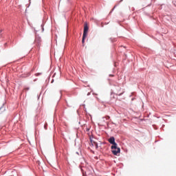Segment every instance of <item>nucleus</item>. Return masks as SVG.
<instances>
[{
	"label": "nucleus",
	"mask_w": 176,
	"mask_h": 176,
	"mask_svg": "<svg viewBox=\"0 0 176 176\" xmlns=\"http://www.w3.org/2000/svg\"><path fill=\"white\" fill-rule=\"evenodd\" d=\"M109 142L113 144L111 146V149H116V146H118V144H116V142H115V138L111 137L109 139Z\"/></svg>",
	"instance_id": "1"
},
{
	"label": "nucleus",
	"mask_w": 176,
	"mask_h": 176,
	"mask_svg": "<svg viewBox=\"0 0 176 176\" xmlns=\"http://www.w3.org/2000/svg\"><path fill=\"white\" fill-rule=\"evenodd\" d=\"M88 32H89V26H87V24H85L84 32H83L84 36H87Z\"/></svg>",
	"instance_id": "2"
},
{
	"label": "nucleus",
	"mask_w": 176,
	"mask_h": 176,
	"mask_svg": "<svg viewBox=\"0 0 176 176\" xmlns=\"http://www.w3.org/2000/svg\"><path fill=\"white\" fill-rule=\"evenodd\" d=\"M112 153L115 155H118V153H120V148H118V146H116V148L112 149Z\"/></svg>",
	"instance_id": "3"
},
{
	"label": "nucleus",
	"mask_w": 176,
	"mask_h": 176,
	"mask_svg": "<svg viewBox=\"0 0 176 176\" xmlns=\"http://www.w3.org/2000/svg\"><path fill=\"white\" fill-rule=\"evenodd\" d=\"M34 42L36 45V46L39 47V46H41V43L42 42V41L41 40L40 38H37L35 39Z\"/></svg>",
	"instance_id": "4"
},
{
	"label": "nucleus",
	"mask_w": 176,
	"mask_h": 176,
	"mask_svg": "<svg viewBox=\"0 0 176 176\" xmlns=\"http://www.w3.org/2000/svg\"><path fill=\"white\" fill-rule=\"evenodd\" d=\"M91 143L93 145V146H95L96 149H97V148H98V144L97 142L91 140Z\"/></svg>",
	"instance_id": "5"
},
{
	"label": "nucleus",
	"mask_w": 176,
	"mask_h": 176,
	"mask_svg": "<svg viewBox=\"0 0 176 176\" xmlns=\"http://www.w3.org/2000/svg\"><path fill=\"white\" fill-rule=\"evenodd\" d=\"M86 36H87L82 35V43H85V39H86Z\"/></svg>",
	"instance_id": "6"
},
{
	"label": "nucleus",
	"mask_w": 176,
	"mask_h": 176,
	"mask_svg": "<svg viewBox=\"0 0 176 176\" xmlns=\"http://www.w3.org/2000/svg\"><path fill=\"white\" fill-rule=\"evenodd\" d=\"M44 128L45 130H47V123L45 124Z\"/></svg>",
	"instance_id": "7"
},
{
	"label": "nucleus",
	"mask_w": 176,
	"mask_h": 176,
	"mask_svg": "<svg viewBox=\"0 0 176 176\" xmlns=\"http://www.w3.org/2000/svg\"><path fill=\"white\" fill-rule=\"evenodd\" d=\"M122 94H123V92L118 93V94H117L118 96H122Z\"/></svg>",
	"instance_id": "8"
},
{
	"label": "nucleus",
	"mask_w": 176,
	"mask_h": 176,
	"mask_svg": "<svg viewBox=\"0 0 176 176\" xmlns=\"http://www.w3.org/2000/svg\"><path fill=\"white\" fill-rule=\"evenodd\" d=\"M25 90H30V88H25Z\"/></svg>",
	"instance_id": "9"
},
{
	"label": "nucleus",
	"mask_w": 176,
	"mask_h": 176,
	"mask_svg": "<svg viewBox=\"0 0 176 176\" xmlns=\"http://www.w3.org/2000/svg\"><path fill=\"white\" fill-rule=\"evenodd\" d=\"M109 76H114L113 74H110Z\"/></svg>",
	"instance_id": "10"
},
{
	"label": "nucleus",
	"mask_w": 176,
	"mask_h": 176,
	"mask_svg": "<svg viewBox=\"0 0 176 176\" xmlns=\"http://www.w3.org/2000/svg\"><path fill=\"white\" fill-rule=\"evenodd\" d=\"M120 2H123V0H120Z\"/></svg>",
	"instance_id": "11"
},
{
	"label": "nucleus",
	"mask_w": 176,
	"mask_h": 176,
	"mask_svg": "<svg viewBox=\"0 0 176 176\" xmlns=\"http://www.w3.org/2000/svg\"><path fill=\"white\" fill-rule=\"evenodd\" d=\"M109 118H110L109 116H107V119H109Z\"/></svg>",
	"instance_id": "12"
}]
</instances>
